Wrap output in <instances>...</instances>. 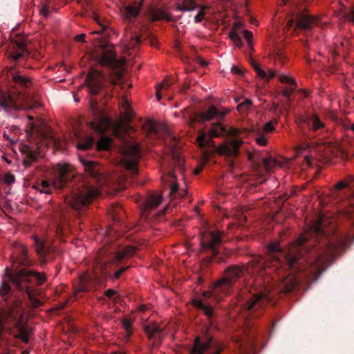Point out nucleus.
Segmentation results:
<instances>
[{"label":"nucleus","instance_id":"nucleus-37","mask_svg":"<svg viewBox=\"0 0 354 354\" xmlns=\"http://www.w3.org/2000/svg\"><path fill=\"white\" fill-rule=\"evenodd\" d=\"M263 165L267 171L271 172L274 169L280 167V163L274 158L267 157L263 160Z\"/></svg>","mask_w":354,"mask_h":354},{"label":"nucleus","instance_id":"nucleus-54","mask_svg":"<svg viewBox=\"0 0 354 354\" xmlns=\"http://www.w3.org/2000/svg\"><path fill=\"white\" fill-rule=\"evenodd\" d=\"M26 292L29 298L30 299L31 304L34 307H39L41 305V301L39 299H35L32 297L30 292H29L28 288H26Z\"/></svg>","mask_w":354,"mask_h":354},{"label":"nucleus","instance_id":"nucleus-39","mask_svg":"<svg viewBox=\"0 0 354 354\" xmlns=\"http://www.w3.org/2000/svg\"><path fill=\"white\" fill-rule=\"evenodd\" d=\"M160 19L169 21L171 20V15L161 9L153 10L151 13V20L158 21Z\"/></svg>","mask_w":354,"mask_h":354},{"label":"nucleus","instance_id":"nucleus-13","mask_svg":"<svg viewBox=\"0 0 354 354\" xmlns=\"http://www.w3.org/2000/svg\"><path fill=\"white\" fill-rule=\"evenodd\" d=\"M270 300V297L267 290L261 291L253 296L245 308L249 310H256L266 306Z\"/></svg>","mask_w":354,"mask_h":354},{"label":"nucleus","instance_id":"nucleus-28","mask_svg":"<svg viewBox=\"0 0 354 354\" xmlns=\"http://www.w3.org/2000/svg\"><path fill=\"white\" fill-rule=\"evenodd\" d=\"M89 288L87 285V275L83 274L79 279V285L74 288L73 295L71 298H73V299L75 300L79 293L87 292Z\"/></svg>","mask_w":354,"mask_h":354},{"label":"nucleus","instance_id":"nucleus-44","mask_svg":"<svg viewBox=\"0 0 354 354\" xmlns=\"http://www.w3.org/2000/svg\"><path fill=\"white\" fill-rule=\"evenodd\" d=\"M229 37L233 41L234 45H236L238 47L241 46L242 42L241 37L238 33V30L231 29L229 33Z\"/></svg>","mask_w":354,"mask_h":354},{"label":"nucleus","instance_id":"nucleus-64","mask_svg":"<svg viewBox=\"0 0 354 354\" xmlns=\"http://www.w3.org/2000/svg\"><path fill=\"white\" fill-rule=\"evenodd\" d=\"M231 72L234 74V75H242V71L237 66H233L231 68Z\"/></svg>","mask_w":354,"mask_h":354},{"label":"nucleus","instance_id":"nucleus-12","mask_svg":"<svg viewBox=\"0 0 354 354\" xmlns=\"http://www.w3.org/2000/svg\"><path fill=\"white\" fill-rule=\"evenodd\" d=\"M103 80V75L98 71H92L87 75L86 82L91 94L95 95L100 91Z\"/></svg>","mask_w":354,"mask_h":354},{"label":"nucleus","instance_id":"nucleus-55","mask_svg":"<svg viewBox=\"0 0 354 354\" xmlns=\"http://www.w3.org/2000/svg\"><path fill=\"white\" fill-rule=\"evenodd\" d=\"M133 323V320L131 319H125L122 322L123 327L125 328L128 333H130L131 327Z\"/></svg>","mask_w":354,"mask_h":354},{"label":"nucleus","instance_id":"nucleus-23","mask_svg":"<svg viewBox=\"0 0 354 354\" xmlns=\"http://www.w3.org/2000/svg\"><path fill=\"white\" fill-rule=\"evenodd\" d=\"M14 47L17 48L19 50V52H17V53H11L9 55L10 58L15 61H17V60L19 59L21 57L28 54V53L26 48V43L24 39H23V40H21V39L16 40L15 42Z\"/></svg>","mask_w":354,"mask_h":354},{"label":"nucleus","instance_id":"nucleus-61","mask_svg":"<svg viewBox=\"0 0 354 354\" xmlns=\"http://www.w3.org/2000/svg\"><path fill=\"white\" fill-rule=\"evenodd\" d=\"M230 109L228 108H223L221 110H218V118H223L227 114L230 112Z\"/></svg>","mask_w":354,"mask_h":354},{"label":"nucleus","instance_id":"nucleus-60","mask_svg":"<svg viewBox=\"0 0 354 354\" xmlns=\"http://www.w3.org/2000/svg\"><path fill=\"white\" fill-rule=\"evenodd\" d=\"M256 142L260 146H265L267 144V138L264 136H260L255 139Z\"/></svg>","mask_w":354,"mask_h":354},{"label":"nucleus","instance_id":"nucleus-10","mask_svg":"<svg viewBox=\"0 0 354 354\" xmlns=\"http://www.w3.org/2000/svg\"><path fill=\"white\" fill-rule=\"evenodd\" d=\"M227 129L221 124H214L209 131V136L207 137L204 131L201 130L199 135L196 138V142L199 147H203L205 145H209L211 142V138L219 137L226 134Z\"/></svg>","mask_w":354,"mask_h":354},{"label":"nucleus","instance_id":"nucleus-25","mask_svg":"<svg viewBox=\"0 0 354 354\" xmlns=\"http://www.w3.org/2000/svg\"><path fill=\"white\" fill-rule=\"evenodd\" d=\"M346 187L348 188L350 195L353 197V199L350 202V205H354V176H350L348 181H339L336 184L335 189V190H339Z\"/></svg>","mask_w":354,"mask_h":354},{"label":"nucleus","instance_id":"nucleus-56","mask_svg":"<svg viewBox=\"0 0 354 354\" xmlns=\"http://www.w3.org/2000/svg\"><path fill=\"white\" fill-rule=\"evenodd\" d=\"M127 258H128V257L127 256V254H125L122 248L121 250H120L119 251H118L115 256V260L118 261H122L123 259H125Z\"/></svg>","mask_w":354,"mask_h":354},{"label":"nucleus","instance_id":"nucleus-49","mask_svg":"<svg viewBox=\"0 0 354 354\" xmlns=\"http://www.w3.org/2000/svg\"><path fill=\"white\" fill-rule=\"evenodd\" d=\"M205 9H206L205 6L201 7L200 10L194 17V21L196 23H200L205 19Z\"/></svg>","mask_w":354,"mask_h":354},{"label":"nucleus","instance_id":"nucleus-15","mask_svg":"<svg viewBox=\"0 0 354 354\" xmlns=\"http://www.w3.org/2000/svg\"><path fill=\"white\" fill-rule=\"evenodd\" d=\"M243 144V141L241 140H233L220 145L217 151L219 153L232 156L238 154L239 149Z\"/></svg>","mask_w":354,"mask_h":354},{"label":"nucleus","instance_id":"nucleus-40","mask_svg":"<svg viewBox=\"0 0 354 354\" xmlns=\"http://www.w3.org/2000/svg\"><path fill=\"white\" fill-rule=\"evenodd\" d=\"M35 249L37 253L41 257H44L48 252V248L44 242L35 239Z\"/></svg>","mask_w":354,"mask_h":354},{"label":"nucleus","instance_id":"nucleus-38","mask_svg":"<svg viewBox=\"0 0 354 354\" xmlns=\"http://www.w3.org/2000/svg\"><path fill=\"white\" fill-rule=\"evenodd\" d=\"M12 78L15 83L26 87H28L31 84L30 80L29 78L20 75L18 73H12Z\"/></svg>","mask_w":354,"mask_h":354},{"label":"nucleus","instance_id":"nucleus-47","mask_svg":"<svg viewBox=\"0 0 354 354\" xmlns=\"http://www.w3.org/2000/svg\"><path fill=\"white\" fill-rule=\"evenodd\" d=\"M243 36L245 41H247L248 46L250 47H252V37L253 35L252 32L248 30H243Z\"/></svg>","mask_w":354,"mask_h":354},{"label":"nucleus","instance_id":"nucleus-32","mask_svg":"<svg viewBox=\"0 0 354 354\" xmlns=\"http://www.w3.org/2000/svg\"><path fill=\"white\" fill-rule=\"evenodd\" d=\"M192 303L195 307L201 309L207 317H210L213 315L214 309L212 306L204 304L201 299H193Z\"/></svg>","mask_w":354,"mask_h":354},{"label":"nucleus","instance_id":"nucleus-36","mask_svg":"<svg viewBox=\"0 0 354 354\" xmlns=\"http://www.w3.org/2000/svg\"><path fill=\"white\" fill-rule=\"evenodd\" d=\"M145 331L147 334L149 339L152 338L155 334L159 333L163 330L164 326L153 323L144 327Z\"/></svg>","mask_w":354,"mask_h":354},{"label":"nucleus","instance_id":"nucleus-7","mask_svg":"<svg viewBox=\"0 0 354 354\" xmlns=\"http://www.w3.org/2000/svg\"><path fill=\"white\" fill-rule=\"evenodd\" d=\"M73 166L68 163H57L54 167L55 177L53 185L57 189L62 188L69 180L73 171Z\"/></svg>","mask_w":354,"mask_h":354},{"label":"nucleus","instance_id":"nucleus-46","mask_svg":"<svg viewBox=\"0 0 354 354\" xmlns=\"http://www.w3.org/2000/svg\"><path fill=\"white\" fill-rule=\"evenodd\" d=\"M37 189L41 193L49 194L50 192V185L46 180H43L40 184L37 185Z\"/></svg>","mask_w":354,"mask_h":354},{"label":"nucleus","instance_id":"nucleus-53","mask_svg":"<svg viewBox=\"0 0 354 354\" xmlns=\"http://www.w3.org/2000/svg\"><path fill=\"white\" fill-rule=\"evenodd\" d=\"M279 80L282 83H289L294 86H295V84H296L295 79H293L290 77L286 76V75H280Z\"/></svg>","mask_w":354,"mask_h":354},{"label":"nucleus","instance_id":"nucleus-22","mask_svg":"<svg viewBox=\"0 0 354 354\" xmlns=\"http://www.w3.org/2000/svg\"><path fill=\"white\" fill-rule=\"evenodd\" d=\"M113 121L109 118H102L100 120L91 123L92 129H95L100 133H104L111 128Z\"/></svg>","mask_w":354,"mask_h":354},{"label":"nucleus","instance_id":"nucleus-17","mask_svg":"<svg viewBox=\"0 0 354 354\" xmlns=\"http://www.w3.org/2000/svg\"><path fill=\"white\" fill-rule=\"evenodd\" d=\"M18 95L14 92H0V107L4 110L17 109L16 102Z\"/></svg>","mask_w":354,"mask_h":354},{"label":"nucleus","instance_id":"nucleus-50","mask_svg":"<svg viewBox=\"0 0 354 354\" xmlns=\"http://www.w3.org/2000/svg\"><path fill=\"white\" fill-rule=\"evenodd\" d=\"M124 124L122 121L113 123L112 124L113 131L115 135H118L119 133L122 130Z\"/></svg>","mask_w":354,"mask_h":354},{"label":"nucleus","instance_id":"nucleus-33","mask_svg":"<svg viewBox=\"0 0 354 354\" xmlns=\"http://www.w3.org/2000/svg\"><path fill=\"white\" fill-rule=\"evenodd\" d=\"M251 64H252V67L254 68V69L255 70L258 77L260 78L269 80L271 78H272L273 77H274V75H275V72L272 70H269L268 73H266L263 70H262L259 67L258 64L256 63L254 60H252L251 62Z\"/></svg>","mask_w":354,"mask_h":354},{"label":"nucleus","instance_id":"nucleus-34","mask_svg":"<svg viewBox=\"0 0 354 354\" xmlns=\"http://www.w3.org/2000/svg\"><path fill=\"white\" fill-rule=\"evenodd\" d=\"M120 107L123 112L124 119L130 121L133 118V111L126 97H122Z\"/></svg>","mask_w":354,"mask_h":354},{"label":"nucleus","instance_id":"nucleus-52","mask_svg":"<svg viewBox=\"0 0 354 354\" xmlns=\"http://www.w3.org/2000/svg\"><path fill=\"white\" fill-rule=\"evenodd\" d=\"M122 250L128 258L132 257L136 251V248L135 247L129 245L123 248Z\"/></svg>","mask_w":354,"mask_h":354},{"label":"nucleus","instance_id":"nucleus-62","mask_svg":"<svg viewBox=\"0 0 354 354\" xmlns=\"http://www.w3.org/2000/svg\"><path fill=\"white\" fill-rule=\"evenodd\" d=\"M165 84V83H160L159 84H158L156 86V97L158 100H160L161 98H162V96L160 95V91H162V88L163 87V85Z\"/></svg>","mask_w":354,"mask_h":354},{"label":"nucleus","instance_id":"nucleus-2","mask_svg":"<svg viewBox=\"0 0 354 354\" xmlns=\"http://www.w3.org/2000/svg\"><path fill=\"white\" fill-rule=\"evenodd\" d=\"M90 56L96 60L101 66L111 68H120L125 62L124 58L116 59L114 47L110 44H101L94 48Z\"/></svg>","mask_w":354,"mask_h":354},{"label":"nucleus","instance_id":"nucleus-24","mask_svg":"<svg viewBox=\"0 0 354 354\" xmlns=\"http://www.w3.org/2000/svg\"><path fill=\"white\" fill-rule=\"evenodd\" d=\"M80 161L86 172L97 178L99 174L100 167L97 162L80 158Z\"/></svg>","mask_w":354,"mask_h":354},{"label":"nucleus","instance_id":"nucleus-59","mask_svg":"<svg viewBox=\"0 0 354 354\" xmlns=\"http://www.w3.org/2000/svg\"><path fill=\"white\" fill-rule=\"evenodd\" d=\"M268 249L270 252H274L280 250V246L277 242H274L268 245Z\"/></svg>","mask_w":354,"mask_h":354},{"label":"nucleus","instance_id":"nucleus-29","mask_svg":"<svg viewBox=\"0 0 354 354\" xmlns=\"http://www.w3.org/2000/svg\"><path fill=\"white\" fill-rule=\"evenodd\" d=\"M5 270H6V273L3 277V280L1 287H0V295L2 297H5L6 295H7L10 290V287L9 284L8 283L7 281H11L14 283V282L9 278V274L15 275L17 273V272H15V273L11 272L10 271V270L8 269V268H6Z\"/></svg>","mask_w":354,"mask_h":354},{"label":"nucleus","instance_id":"nucleus-57","mask_svg":"<svg viewBox=\"0 0 354 354\" xmlns=\"http://www.w3.org/2000/svg\"><path fill=\"white\" fill-rule=\"evenodd\" d=\"M207 161V158L204 157L203 158V160H201V162L199 163L198 166L194 169V174L198 175L201 173L204 165L206 163Z\"/></svg>","mask_w":354,"mask_h":354},{"label":"nucleus","instance_id":"nucleus-45","mask_svg":"<svg viewBox=\"0 0 354 354\" xmlns=\"http://www.w3.org/2000/svg\"><path fill=\"white\" fill-rule=\"evenodd\" d=\"M37 158V154L36 152L32 151H28L26 155V157L24 160V164L26 167H28L32 161H35Z\"/></svg>","mask_w":354,"mask_h":354},{"label":"nucleus","instance_id":"nucleus-20","mask_svg":"<svg viewBox=\"0 0 354 354\" xmlns=\"http://www.w3.org/2000/svg\"><path fill=\"white\" fill-rule=\"evenodd\" d=\"M162 197L158 194H151L148 196L143 209V215L147 214V211L156 208L162 202Z\"/></svg>","mask_w":354,"mask_h":354},{"label":"nucleus","instance_id":"nucleus-1","mask_svg":"<svg viewBox=\"0 0 354 354\" xmlns=\"http://www.w3.org/2000/svg\"><path fill=\"white\" fill-rule=\"evenodd\" d=\"M280 266L281 261L275 254L272 255L268 260H265L260 256L256 257L243 268L238 266L229 268L225 271L223 277L216 283V290H223L225 295L228 294L232 284L243 274L244 270L248 272L262 276L263 271L266 269L276 270Z\"/></svg>","mask_w":354,"mask_h":354},{"label":"nucleus","instance_id":"nucleus-31","mask_svg":"<svg viewBox=\"0 0 354 354\" xmlns=\"http://www.w3.org/2000/svg\"><path fill=\"white\" fill-rule=\"evenodd\" d=\"M32 333V330L30 327L21 326L19 328V333L16 334L15 337L19 338L21 339L23 342L27 344L29 342Z\"/></svg>","mask_w":354,"mask_h":354},{"label":"nucleus","instance_id":"nucleus-8","mask_svg":"<svg viewBox=\"0 0 354 354\" xmlns=\"http://www.w3.org/2000/svg\"><path fill=\"white\" fill-rule=\"evenodd\" d=\"M308 239V232L301 234L297 240L290 244L286 254V259L288 266L294 267L301 254L300 246Z\"/></svg>","mask_w":354,"mask_h":354},{"label":"nucleus","instance_id":"nucleus-26","mask_svg":"<svg viewBox=\"0 0 354 354\" xmlns=\"http://www.w3.org/2000/svg\"><path fill=\"white\" fill-rule=\"evenodd\" d=\"M176 10L180 12H191L197 8V4L194 0H176Z\"/></svg>","mask_w":354,"mask_h":354},{"label":"nucleus","instance_id":"nucleus-14","mask_svg":"<svg viewBox=\"0 0 354 354\" xmlns=\"http://www.w3.org/2000/svg\"><path fill=\"white\" fill-rule=\"evenodd\" d=\"M214 345L215 344L211 338L207 339L205 342L201 343L200 338L197 337L190 354H219V349H216L213 352L210 351Z\"/></svg>","mask_w":354,"mask_h":354},{"label":"nucleus","instance_id":"nucleus-58","mask_svg":"<svg viewBox=\"0 0 354 354\" xmlns=\"http://www.w3.org/2000/svg\"><path fill=\"white\" fill-rule=\"evenodd\" d=\"M295 89V86L294 87H287L282 91V93L288 100H289Z\"/></svg>","mask_w":354,"mask_h":354},{"label":"nucleus","instance_id":"nucleus-27","mask_svg":"<svg viewBox=\"0 0 354 354\" xmlns=\"http://www.w3.org/2000/svg\"><path fill=\"white\" fill-rule=\"evenodd\" d=\"M327 223V218L326 216H321L318 221L310 225L309 231L316 234L324 235L326 234L324 227Z\"/></svg>","mask_w":354,"mask_h":354},{"label":"nucleus","instance_id":"nucleus-42","mask_svg":"<svg viewBox=\"0 0 354 354\" xmlns=\"http://www.w3.org/2000/svg\"><path fill=\"white\" fill-rule=\"evenodd\" d=\"M111 139L109 137H102L97 142V149L98 150H106L109 149Z\"/></svg>","mask_w":354,"mask_h":354},{"label":"nucleus","instance_id":"nucleus-16","mask_svg":"<svg viewBox=\"0 0 354 354\" xmlns=\"http://www.w3.org/2000/svg\"><path fill=\"white\" fill-rule=\"evenodd\" d=\"M214 118H218V109L216 106H212L206 111L196 114L194 118L187 122V124L189 127H192L197 121H209Z\"/></svg>","mask_w":354,"mask_h":354},{"label":"nucleus","instance_id":"nucleus-18","mask_svg":"<svg viewBox=\"0 0 354 354\" xmlns=\"http://www.w3.org/2000/svg\"><path fill=\"white\" fill-rule=\"evenodd\" d=\"M171 178L170 192L169 196L171 200H175L179 198H183L187 194V191L184 189H180L178 184L176 183V176L173 171L169 174Z\"/></svg>","mask_w":354,"mask_h":354},{"label":"nucleus","instance_id":"nucleus-19","mask_svg":"<svg viewBox=\"0 0 354 354\" xmlns=\"http://www.w3.org/2000/svg\"><path fill=\"white\" fill-rule=\"evenodd\" d=\"M143 1L140 0L138 2H134L133 4L126 6L122 10L124 19L129 21L135 19L138 15Z\"/></svg>","mask_w":354,"mask_h":354},{"label":"nucleus","instance_id":"nucleus-3","mask_svg":"<svg viewBox=\"0 0 354 354\" xmlns=\"http://www.w3.org/2000/svg\"><path fill=\"white\" fill-rule=\"evenodd\" d=\"M344 249V242L338 241L337 243L330 242L322 254L319 255L316 261L310 263L308 268V272L311 274L313 278H317L322 274L326 263L335 255L337 254L341 250Z\"/></svg>","mask_w":354,"mask_h":354},{"label":"nucleus","instance_id":"nucleus-30","mask_svg":"<svg viewBox=\"0 0 354 354\" xmlns=\"http://www.w3.org/2000/svg\"><path fill=\"white\" fill-rule=\"evenodd\" d=\"M223 291L216 290V284L214 286L211 290L204 291L203 292V298H201L203 301H205L207 298H212L214 301L218 302L223 298Z\"/></svg>","mask_w":354,"mask_h":354},{"label":"nucleus","instance_id":"nucleus-41","mask_svg":"<svg viewBox=\"0 0 354 354\" xmlns=\"http://www.w3.org/2000/svg\"><path fill=\"white\" fill-rule=\"evenodd\" d=\"M172 158L176 164V167L181 170L182 165L184 162V159L180 156V153L178 149H172Z\"/></svg>","mask_w":354,"mask_h":354},{"label":"nucleus","instance_id":"nucleus-11","mask_svg":"<svg viewBox=\"0 0 354 354\" xmlns=\"http://www.w3.org/2000/svg\"><path fill=\"white\" fill-rule=\"evenodd\" d=\"M223 232L221 231H205L202 234L201 245L216 253V248L221 244Z\"/></svg>","mask_w":354,"mask_h":354},{"label":"nucleus","instance_id":"nucleus-48","mask_svg":"<svg viewBox=\"0 0 354 354\" xmlns=\"http://www.w3.org/2000/svg\"><path fill=\"white\" fill-rule=\"evenodd\" d=\"M277 124V121H270L264 124L263 127V131L264 133H270L274 129V126Z\"/></svg>","mask_w":354,"mask_h":354},{"label":"nucleus","instance_id":"nucleus-6","mask_svg":"<svg viewBox=\"0 0 354 354\" xmlns=\"http://www.w3.org/2000/svg\"><path fill=\"white\" fill-rule=\"evenodd\" d=\"M140 157V152L138 144H129L123 151L122 162L127 169L137 171V165Z\"/></svg>","mask_w":354,"mask_h":354},{"label":"nucleus","instance_id":"nucleus-5","mask_svg":"<svg viewBox=\"0 0 354 354\" xmlns=\"http://www.w3.org/2000/svg\"><path fill=\"white\" fill-rule=\"evenodd\" d=\"M9 278L14 282L16 286L21 288H23L24 283L31 281L33 279L36 280L37 285L42 284L46 279L44 274L32 272L26 269H22L15 275L9 274Z\"/></svg>","mask_w":354,"mask_h":354},{"label":"nucleus","instance_id":"nucleus-51","mask_svg":"<svg viewBox=\"0 0 354 354\" xmlns=\"http://www.w3.org/2000/svg\"><path fill=\"white\" fill-rule=\"evenodd\" d=\"M246 129H237V128H231L228 131H227L226 134H228L232 136H237L242 133H245Z\"/></svg>","mask_w":354,"mask_h":354},{"label":"nucleus","instance_id":"nucleus-43","mask_svg":"<svg viewBox=\"0 0 354 354\" xmlns=\"http://www.w3.org/2000/svg\"><path fill=\"white\" fill-rule=\"evenodd\" d=\"M93 138L88 137L85 140L80 142L77 144V147L80 150H86L90 149L93 145Z\"/></svg>","mask_w":354,"mask_h":354},{"label":"nucleus","instance_id":"nucleus-35","mask_svg":"<svg viewBox=\"0 0 354 354\" xmlns=\"http://www.w3.org/2000/svg\"><path fill=\"white\" fill-rule=\"evenodd\" d=\"M297 283V282L295 277L292 275H288L281 281V284L283 286V290L284 292H289L294 289Z\"/></svg>","mask_w":354,"mask_h":354},{"label":"nucleus","instance_id":"nucleus-63","mask_svg":"<svg viewBox=\"0 0 354 354\" xmlns=\"http://www.w3.org/2000/svg\"><path fill=\"white\" fill-rule=\"evenodd\" d=\"M128 269V267H124V268H120L119 270H118L115 273H114V275H113V278L114 279H118L121 275L122 274Z\"/></svg>","mask_w":354,"mask_h":354},{"label":"nucleus","instance_id":"nucleus-4","mask_svg":"<svg viewBox=\"0 0 354 354\" xmlns=\"http://www.w3.org/2000/svg\"><path fill=\"white\" fill-rule=\"evenodd\" d=\"M99 194L98 189L86 186L74 192L68 201L69 205L77 210H81L87 207L95 197Z\"/></svg>","mask_w":354,"mask_h":354},{"label":"nucleus","instance_id":"nucleus-21","mask_svg":"<svg viewBox=\"0 0 354 354\" xmlns=\"http://www.w3.org/2000/svg\"><path fill=\"white\" fill-rule=\"evenodd\" d=\"M306 123L310 131L317 132L321 129H324L325 124L321 120L320 118L316 115L313 114L311 116L308 117L306 120Z\"/></svg>","mask_w":354,"mask_h":354},{"label":"nucleus","instance_id":"nucleus-9","mask_svg":"<svg viewBox=\"0 0 354 354\" xmlns=\"http://www.w3.org/2000/svg\"><path fill=\"white\" fill-rule=\"evenodd\" d=\"M319 19L304 10L295 13V27L303 30H310L318 24Z\"/></svg>","mask_w":354,"mask_h":354}]
</instances>
